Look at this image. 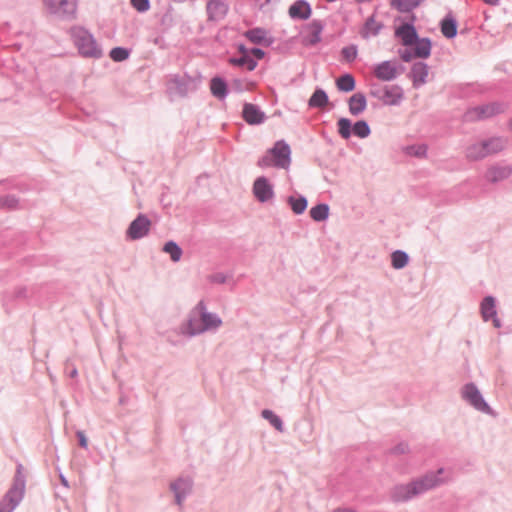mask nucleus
Returning <instances> with one entry per match:
<instances>
[{
	"instance_id": "nucleus-38",
	"label": "nucleus",
	"mask_w": 512,
	"mask_h": 512,
	"mask_svg": "<svg viewBox=\"0 0 512 512\" xmlns=\"http://www.w3.org/2000/svg\"><path fill=\"white\" fill-rule=\"evenodd\" d=\"M409 261L408 253L403 250H395L391 253V266L396 270L406 267Z\"/></svg>"
},
{
	"instance_id": "nucleus-34",
	"label": "nucleus",
	"mask_w": 512,
	"mask_h": 512,
	"mask_svg": "<svg viewBox=\"0 0 512 512\" xmlns=\"http://www.w3.org/2000/svg\"><path fill=\"white\" fill-rule=\"evenodd\" d=\"M426 0H391V6L400 13H412L414 9L420 6Z\"/></svg>"
},
{
	"instance_id": "nucleus-59",
	"label": "nucleus",
	"mask_w": 512,
	"mask_h": 512,
	"mask_svg": "<svg viewBox=\"0 0 512 512\" xmlns=\"http://www.w3.org/2000/svg\"><path fill=\"white\" fill-rule=\"evenodd\" d=\"M493 323V326L495 328H501L502 327V322L501 320L498 318V316H494L493 318L490 319Z\"/></svg>"
},
{
	"instance_id": "nucleus-41",
	"label": "nucleus",
	"mask_w": 512,
	"mask_h": 512,
	"mask_svg": "<svg viewBox=\"0 0 512 512\" xmlns=\"http://www.w3.org/2000/svg\"><path fill=\"white\" fill-rule=\"evenodd\" d=\"M428 146L424 143L422 144H411L407 145L403 148V152L411 157L415 158H425L427 156Z\"/></svg>"
},
{
	"instance_id": "nucleus-43",
	"label": "nucleus",
	"mask_w": 512,
	"mask_h": 512,
	"mask_svg": "<svg viewBox=\"0 0 512 512\" xmlns=\"http://www.w3.org/2000/svg\"><path fill=\"white\" fill-rule=\"evenodd\" d=\"M132 49L123 47V46H116L113 47L109 52V57L114 62H123L127 60L131 55Z\"/></svg>"
},
{
	"instance_id": "nucleus-20",
	"label": "nucleus",
	"mask_w": 512,
	"mask_h": 512,
	"mask_svg": "<svg viewBox=\"0 0 512 512\" xmlns=\"http://www.w3.org/2000/svg\"><path fill=\"white\" fill-rule=\"evenodd\" d=\"M404 98V91L399 85L384 86L382 104L386 106H397Z\"/></svg>"
},
{
	"instance_id": "nucleus-60",
	"label": "nucleus",
	"mask_w": 512,
	"mask_h": 512,
	"mask_svg": "<svg viewBox=\"0 0 512 512\" xmlns=\"http://www.w3.org/2000/svg\"><path fill=\"white\" fill-rule=\"evenodd\" d=\"M483 2L490 6H497L499 5L500 0H483Z\"/></svg>"
},
{
	"instance_id": "nucleus-15",
	"label": "nucleus",
	"mask_w": 512,
	"mask_h": 512,
	"mask_svg": "<svg viewBox=\"0 0 512 512\" xmlns=\"http://www.w3.org/2000/svg\"><path fill=\"white\" fill-rule=\"evenodd\" d=\"M229 11V5L224 0H209L206 5L207 18L209 21L218 22L223 20Z\"/></svg>"
},
{
	"instance_id": "nucleus-33",
	"label": "nucleus",
	"mask_w": 512,
	"mask_h": 512,
	"mask_svg": "<svg viewBox=\"0 0 512 512\" xmlns=\"http://www.w3.org/2000/svg\"><path fill=\"white\" fill-rule=\"evenodd\" d=\"M310 217L315 222H324L329 218L330 207L327 203L320 202L311 207Z\"/></svg>"
},
{
	"instance_id": "nucleus-14",
	"label": "nucleus",
	"mask_w": 512,
	"mask_h": 512,
	"mask_svg": "<svg viewBox=\"0 0 512 512\" xmlns=\"http://www.w3.org/2000/svg\"><path fill=\"white\" fill-rule=\"evenodd\" d=\"M48 8L51 13L58 14L65 19H73L76 15L77 4L72 0H49Z\"/></svg>"
},
{
	"instance_id": "nucleus-31",
	"label": "nucleus",
	"mask_w": 512,
	"mask_h": 512,
	"mask_svg": "<svg viewBox=\"0 0 512 512\" xmlns=\"http://www.w3.org/2000/svg\"><path fill=\"white\" fill-rule=\"evenodd\" d=\"M287 204L295 215H302L308 207V200L304 195L296 193L287 197Z\"/></svg>"
},
{
	"instance_id": "nucleus-7",
	"label": "nucleus",
	"mask_w": 512,
	"mask_h": 512,
	"mask_svg": "<svg viewBox=\"0 0 512 512\" xmlns=\"http://www.w3.org/2000/svg\"><path fill=\"white\" fill-rule=\"evenodd\" d=\"M507 105L503 102L494 101L487 104L471 107L464 113V121L479 122L490 119L504 113Z\"/></svg>"
},
{
	"instance_id": "nucleus-2",
	"label": "nucleus",
	"mask_w": 512,
	"mask_h": 512,
	"mask_svg": "<svg viewBox=\"0 0 512 512\" xmlns=\"http://www.w3.org/2000/svg\"><path fill=\"white\" fill-rule=\"evenodd\" d=\"M443 472L444 468H439L435 472H428L408 483L393 486L389 493L390 500L395 504L406 503L413 498L440 486L444 483L443 479L440 478V475Z\"/></svg>"
},
{
	"instance_id": "nucleus-54",
	"label": "nucleus",
	"mask_w": 512,
	"mask_h": 512,
	"mask_svg": "<svg viewBox=\"0 0 512 512\" xmlns=\"http://www.w3.org/2000/svg\"><path fill=\"white\" fill-rule=\"evenodd\" d=\"M210 281L217 284H224L227 281V276L222 272H217L210 276Z\"/></svg>"
},
{
	"instance_id": "nucleus-10",
	"label": "nucleus",
	"mask_w": 512,
	"mask_h": 512,
	"mask_svg": "<svg viewBox=\"0 0 512 512\" xmlns=\"http://www.w3.org/2000/svg\"><path fill=\"white\" fill-rule=\"evenodd\" d=\"M415 21V14H410L405 22L395 28V37L398 38L405 47H411L415 39H418L419 35L415 27Z\"/></svg>"
},
{
	"instance_id": "nucleus-29",
	"label": "nucleus",
	"mask_w": 512,
	"mask_h": 512,
	"mask_svg": "<svg viewBox=\"0 0 512 512\" xmlns=\"http://www.w3.org/2000/svg\"><path fill=\"white\" fill-rule=\"evenodd\" d=\"M415 54L417 58L428 59L431 56L432 40L429 37H419L414 42Z\"/></svg>"
},
{
	"instance_id": "nucleus-18",
	"label": "nucleus",
	"mask_w": 512,
	"mask_h": 512,
	"mask_svg": "<svg viewBox=\"0 0 512 512\" xmlns=\"http://www.w3.org/2000/svg\"><path fill=\"white\" fill-rule=\"evenodd\" d=\"M192 482L189 479L179 477L170 483V489L174 493L175 503L182 505L183 501L191 492Z\"/></svg>"
},
{
	"instance_id": "nucleus-17",
	"label": "nucleus",
	"mask_w": 512,
	"mask_h": 512,
	"mask_svg": "<svg viewBox=\"0 0 512 512\" xmlns=\"http://www.w3.org/2000/svg\"><path fill=\"white\" fill-rule=\"evenodd\" d=\"M324 23L319 19H313L307 24V29L310 33L305 35L302 39V43L305 47H314L321 41V34L324 30Z\"/></svg>"
},
{
	"instance_id": "nucleus-27",
	"label": "nucleus",
	"mask_w": 512,
	"mask_h": 512,
	"mask_svg": "<svg viewBox=\"0 0 512 512\" xmlns=\"http://www.w3.org/2000/svg\"><path fill=\"white\" fill-rule=\"evenodd\" d=\"M512 175V168L509 165L500 166L493 165L491 166L486 173L487 179L492 183H498L509 178Z\"/></svg>"
},
{
	"instance_id": "nucleus-63",
	"label": "nucleus",
	"mask_w": 512,
	"mask_h": 512,
	"mask_svg": "<svg viewBox=\"0 0 512 512\" xmlns=\"http://www.w3.org/2000/svg\"><path fill=\"white\" fill-rule=\"evenodd\" d=\"M127 403V397L126 396H121L119 398V404L120 405H125Z\"/></svg>"
},
{
	"instance_id": "nucleus-57",
	"label": "nucleus",
	"mask_w": 512,
	"mask_h": 512,
	"mask_svg": "<svg viewBox=\"0 0 512 512\" xmlns=\"http://www.w3.org/2000/svg\"><path fill=\"white\" fill-rule=\"evenodd\" d=\"M237 50L239 52L240 55H249L250 54V48H247L245 46V44L243 43H240L238 46H237Z\"/></svg>"
},
{
	"instance_id": "nucleus-52",
	"label": "nucleus",
	"mask_w": 512,
	"mask_h": 512,
	"mask_svg": "<svg viewBox=\"0 0 512 512\" xmlns=\"http://www.w3.org/2000/svg\"><path fill=\"white\" fill-rule=\"evenodd\" d=\"M76 437L78 440V445L83 449H87L88 448V438H87L86 434L84 433V431H82V430L76 431Z\"/></svg>"
},
{
	"instance_id": "nucleus-35",
	"label": "nucleus",
	"mask_w": 512,
	"mask_h": 512,
	"mask_svg": "<svg viewBox=\"0 0 512 512\" xmlns=\"http://www.w3.org/2000/svg\"><path fill=\"white\" fill-rule=\"evenodd\" d=\"M162 251L170 255V259L177 263L181 260L183 255V249L181 246L174 240H168L164 243L162 247Z\"/></svg>"
},
{
	"instance_id": "nucleus-30",
	"label": "nucleus",
	"mask_w": 512,
	"mask_h": 512,
	"mask_svg": "<svg viewBox=\"0 0 512 512\" xmlns=\"http://www.w3.org/2000/svg\"><path fill=\"white\" fill-rule=\"evenodd\" d=\"M328 103H329V96H328L327 92L319 86H317L314 89L312 95L308 99V107L311 109L323 108Z\"/></svg>"
},
{
	"instance_id": "nucleus-48",
	"label": "nucleus",
	"mask_w": 512,
	"mask_h": 512,
	"mask_svg": "<svg viewBox=\"0 0 512 512\" xmlns=\"http://www.w3.org/2000/svg\"><path fill=\"white\" fill-rule=\"evenodd\" d=\"M130 5L138 12V13H146L151 8L150 0H130Z\"/></svg>"
},
{
	"instance_id": "nucleus-13",
	"label": "nucleus",
	"mask_w": 512,
	"mask_h": 512,
	"mask_svg": "<svg viewBox=\"0 0 512 512\" xmlns=\"http://www.w3.org/2000/svg\"><path fill=\"white\" fill-rule=\"evenodd\" d=\"M242 119L251 126H258L263 124L267 116L259 105L254 103L245 102L241 112Z\"/></svg>"
},
{
	"instance_id": "nucleus-46",
	"label": "nucleus",
	"mask_w": 512,
	"mask_h": 512,
	"mask_svg": "<svg viewBox=\"0 0 512 512\" xmlns=\"http://www.w3.org/2000/svg\"><path fill=\"white\" fill-rule=\"evenodd\" d=\"M0 189L2 190H19L21 192L26 190V185L16 181L14 178H7L0 180Z\"/></svg>"
},
{
	"instance_id": "nucleus-6",
	"label": "nucleus",
	"mask_w": 512,
	"mask_h": 512,
	"mask_svg": "<svg viewBox=\"0 0 512 512\" xmlns=\"http://www.w3.org/2000/svg\"><path fill=\"white\" fill-rule=\"evenodd\" d=\"M336 127L337 133L344 140H348L352 136L365 139L371 135V128L364 119L352 122L350 118L340 117L336 122Z\"/></svg>"
},
{
	"instance_id": "nucleus-9",
	"label": "nucleus",
	"mask_w": 512,
	"mask_h": 512,
	"mask_svg": "<svg viewBox=\"0 0 512 512\" xmlns=\"http://www.w3.org/2000/svg\"><path fill=\"white\" fill-rule=\"evenodd\" d=\"M152 226L150 218L144 214L139 213L128 225L125 236L127 240L136 241L146 237Z\"/></svg>"
},
{
	"instance_id": "nucleus-16",
	"label": "nucleus",
	"mask_w": 512,
	"mask_h": 512,
	"mask_svg": "<svg viewBox=\"0 0 512 512\" xmlns=\"http://www.w3.org/2000/svg\"><path fill=\"white\" fill-rule=\"evenodd\" d=\"M428 74V64L422 61H417L412 64L408 77L412 80L413 87L419 88L427 82Z\"/></svg>"
},
{
	"instance_id": "nucleus-19",
	"label": "nucleus",
	"mask_w": 512,
	"mask_h": 512,
	"mask_svg": "<svg viewBox=\"0 0 512 512\" xmlns=\"http://www.w3.org/2000/svg\"><path fill=\"white\" fill-rule=\"evenodd\" d=\"M289 17L293 20H308L312 15V7L307 0H296L288 9Z\"/></svg>"
},
{
	"instance_id": "nucleus-24",
	"label": "nucleus",
	"mask_w": 512,
	"mask_h": 512,
	"mask_svg": "<svg viewBox=\"0 0 512 512\" xmlns=\"http://www.w3.org/2000/svg\"><path fill=\"white\" fill-rule=\"evenodd\" d=\"M348 110L352 116H359L367 108V98L363 92H356L348 99Z\"/></svg>"
},
{
	"instance_id": "nucleus-45",
	"label": "nucleus",
	"mask_w": 512,
	"mask_h": 512,
	"mask_svg": "<svg viewBox=\"0 0 512 512\" xmlns=\"http://www.w3.org/2000/svg\"><path fill=\"white\" fill-rule=\"evenodd\" d=\"M341 56L343 61L347 63H352L356 60L358 56V46L356 44H349L344 46L341 51Z\"/></svg>"
},
{
	"instance_id": "nucleus-8",
	"label": "nucleus",
	"mask_w": 512,
	"mask_h": 512,
	"mask_svg": "<svg viewBox=\"0 0 512 512\" xmlns=\"http://www.w3.org/2000/svg\"><path fill=\"white\" fill-rule=\"evenodd\" d=\"M461 397L475 410L487 415H495V411L487 403L482 393L474 382H468L461 388Z\"/></svg>"
},
{
	"instance_id": "nucleus-64",
	"label": "nucleus",
	"mask_w": 512,
	"mask_h": 512,
	"mask_svg": "<svg viewBox=\"0 0 512 512\" xmlns=\"http://www.w3.org/2000/svg\"><path fill=\"white\" fill-rule=\"evenodd\" d=\"M397 67H398V70H399V75L402 74L405 71V69H406L405 66L402 65V64L397 65Z\"/></svg>"
},
{
	"instance_id": "nucleus-56",
	"label": "nucleus",
	"mask_w": 512,
	"mask_h": 512,
	"mask_svg": "<svg viewBox=\"0 0 512 512\" xmlns=\"http://www.w3.org/2000/svg\"><path fill=\"white\" fill-rule=\"evenodd\" d=\"M369 95L382 101L383 88L381 89L379 87H372L369 91Z\"/></svg>"
},
{
	"instance_id": "nucleus-53",
	"label": "nucleus",
	"mask_w": 512,
	"mask_h": 512,
	"mask_svg": "<svg viewBox=\"0 0 512 512\" xmlns=\"http://www.w3.org/2000/svg\"><path fill=\"white\" fill-rule=\"evenodd\" d=\"M250 55H252V58H254L255 61L258 63L259 60L265 57L266 52L259 47H252L250 48Z\"/></svg>"
},
{
	"instance_id": "nucleus-42",
	"label": "nucleus",
	"mask_w": 512,
	"mask_h": 512,
	"mask_svg": "<svg viewBox=\"0 0 512 512\" xmlns=\"http://www.w3.org/2000/svg\"><path fill=\"white\" fill-rule=\"evenodd\" d=\"M172 82L175 85L177 93L181 97L187 96V94L189 92V87L191 85L190 77H188V76H183L182 77V76H179V75H175L174 78L172 79Z\"/></svg>"
},
{
	"instance_id": "nucleus-25",
	"label": "nucleus",
	"mask_w": 512,
	"mask_h": 512,
	"mask_svg": "<svg viewBox=\"0 0 512 512\" xmlns=\"http://www.w3.org/2000/svg\"><path fill=\"white\" fill-rule=\"evenodd\" d=\"M210 91L211 94L222 101L225 100L229 94V85L227 81L221 76H214L210 80Z\"/></svg>"
},
{
	"instance_id": "nucleus-37",
	"label": "nucleus",
	"mask_w": 512,
	"mask_h": 512,
	"mask_svg": "<svg viewBox=\"0 0 512 512\" xmlns=\"http://www.w3.org/2000/svg\"><path fill=\"white\" fill-rule=\"evenodd\" d=\"M466 157L470 161H479L487 157V151L482 146V142L471 144L466 149Z\"/></svg>"
},
{
	"instance_id": "nucleus-40",
	"label": "nucleus",
	"mask_w": 512,
	"mask_h": 512,
	"mask_svg": "<svg viewBox=\"0 0 512 512\" xmlns=\"http://www.w3.org/2000/svg\"><path fill=\"white\" fill-rule=\"evenodd\" d=\"M261 416L267 420L272 427H274L277 431L283 432L285 427L284 423L280 416H278L273 410L271 409H263L261 411Z\"/></svg>"
},
{
	"instance_id": "nucleus-32",
	"label": "nucleus",
	"mask_w": 512,
	"mask_h": 512,
	"mask_svg": "<svg viewBox=\"0 0 512 512\" xmlns=\"http://www.w3.org/2000/svg\"><path fill=\"white\" fill-rule=\"evenodd\" d=\"M335 83H336V87H337L338 91L343 92V93L352 92L356 88L355 77L349 72H346V73L342 74L341 76H339L336 79Z\"/></svg>"
},
{
	"instance_id": "nucleus-55",
	"label": "nucleus",
	"mask_w": 512,
	"mask_h": 512,
	"mask_svg": "<svg viewBox=\"0 0 512 512\" xmlns=\"http://www.w3.org/2000/svg\"><path fill=\"white\" fill-rule=\"evenodd\" d=\"M153 44L158 46L159 48L161 49H167L168 48V44L164 38V35H162L161 33L156 36L153 40H152Z\"/></svg>"
},
{
	"instance_id": "nucleus-5",
	"label": "nucleus",
	"mask_w": 512,
	"mask_h": 512,
	"mask_svg": "<svg viewBox=\"0 0 512 512\" xmlns=\"http://www.w3.org/2000/svg\"><path fill=\"white\" fill-rule=\"evenodd\" d=\"M291 164V148L283 139L277 140L263 156L257 161V166L264 169L275 167L278 169H287Z\"/></svg>"
},
{
	"instance_id": "nucleus-11",
	"label": "nucleus",
	"mask_w": 512,
	"mask_h": 512,
	"mask_svg": "<svg viewBox=\"0 0 512 512\" xmlns=\"http://www.w3.org/2000/svg\"><path fill=\"white\" fill-rule=\"evenodd\" d=\"M252 192L260 203H266L274 197V186L266 176H259L253 182Z\"/></svg>"
},
{
	"instance_id": "nucleus-1",
	"label": "nucleus",
	"mask_w": 512,
	"mask_h": 512,
	"mask_svg": "<svg viewBox=\"0 0 512 512\" xmlns=\"http://www.w3.org/2000/svg\"><path fill=\"white\" fill-rule=\"evenodd\" d=\"M223 324L221 317L207 310L204 300H200L189 313L187 320L179 326V333L185 337L193 338L208 331H215Z\"/></svg>"
},
{
	"instance_id": "nucleus-50",
	"label": "nucleus",
	"mask_w": 512,
	"mask_h": 512,
	"mask_svg": "<svg viewBox=\"0 0 512 512\" xmlns=\"http://www.w3.org/2000/svg\"><path fill=\"white\" fill-rule=\"evenodd\" d=\"M398 54L400 59L406 63L412 61L414 58H417L415 51L409 47H406V49H399Z\"/></svg>"
},
{
	"instance_id": "nucleus-12",
	"label": "nucleus",
	"mask_w": 512,
	"mask_h": 512,
	"mask_svg": "<svg viewBox=\"0 0 512 512\" xmlns=\"http://www.w3.org/2000/svg\"><path fill=\"white\" fill-rule=\"evenodd\" d=\"M372 73L378 80L383 82H391L399 76L397 64L391 60L375 64Z\"/></svg>"
},
{
	"instance_id": "nucleus-26",
	"label": "nucleus",
	"mask_w": 512,
	"mask_h": 512,
	"mask_svg": "<svg viewBox=\"0 0 512 512\" xmlns=\"http://www.w3.org/2000/svg\"><path fill=\"white\" fill-rule=\"evenodd\" d=\"M480 313L484 322L490 321L497 314V301L492 295L485 296L480 302Z\"/></svg>"
},
{
	"instance_id": "nucleus-61",
	"label": "nucleus",
	"mask_w": 512,
	"mask_h": 512,
	"mask_svg": "<svg viewBox=\"0 0 512 512\" xmlns=\"http://www.w3.org/2000/svg\"><path fill=\"white\" fill-rule=\"evenodd\" d=\"M60 481H61V484L65 487H69V483H68V480L64 477L63 474H60Z\"/></svg>"
},
{
	"instance_id": "nucleus-3",
	"label": "nucleus",
	"mask_w": 512,
	"mask_h": 512,
	"mask_svg": "<svg viewBox=\"0 0 512 512\" xmlns=\"http://www.w3.org/2000/svg\"><path fill=\"white\" fill-rule=\"evenodd\" d=\"M26 476L21 463L16 465L12 484L0 502V512H13L24 498Z\"/></svg>"
},
{
	"instance_id": "nucleus-22",
	"label": "nucleus",
	"mask_w": 512,
	"mask_h": 512,
	"mask_svg": "<svg viewBox=\"0 0 512 512\" xmlns=\"http://www.w3.org/2000/svg\"><path fill=\"white\" fill-rule=\"evenodd\" d=\"M245 37L253 44L269 47L273 44V38L267 37V31L261 27H254L245 33Z\"/></svg>"
},
{
	"instance_id": "nucleus-51",
	"label": "nucleus",
	"mask_w": 512,
	"mask_h": 512,
	"mask_svg": "<svg viewBox=\"0 0 512 512\" xmlns=\"http://www.w3.org/2000/svg\"><path fill=\"white\" fill-rule=\"evenodd\" d=\"M65 374L70 378H76L78 376V369L69 359L65 362Z\"/></svg>"
},
{
	"instance_id": "nucleus-44",
	"label": "nucleus",
	"mask_w": 512,
	"mask_h": 512,
	"mask_svg": "<svg viewBox=\"0 0 512 512\" xmlns=\"http://www.w3.org/2000/svg\"><path fill=\"white\" fill-rule=\"evenodd\" d=\"M27 287L25 286H19L15 288L14 292L12 294L6 293L3 297V306L8 310V302L13 299H26L27 298Z\"/></svg>"
},
{
	"instance_id": "nucleus-47",
	"label": "nucleus",
	"mask_w": 512,
	"mask_h": 512,
	"mask_svg": "<svg viewBox=\"0 0 512 512\" xmlns=\"http://www.w3.org/2000/svg\"><path fill=\"white\" fill-rule=\"evenodd\" d=\"M19 206V199L12 194L2 196V209L15 210Z\"/></svg>"
},
{
	"instance_id": "nucleus-23",
	"label": "nucleus",
	"mask_w": 512,
	"mask_h": 512,
	"mask_svg": "<svg viewBox=\"0 0 512 512\" xmlns=\"http://www.w3.org/2000/svg\"><path fill=\"white\" fill-rule=\"evenodd\" d=\"M482 146L487 151V157L490 155L498 154L502 152L508 143L507 138L502 136H492L486 139H483Z\"/></svg>"
},
{
	"instance_id": "nucleus-58",
	"label": "nucleus",
	"mask_w": 512,
	"mask_h": 512,
	"mask_svg": "<svg viewBox=\"0 0 512 512\" xmlns=\"http://www.w3.org/2000/svg\"><path fill=\"white\" fill-rule=\"evenodd\" d=\"M233 88L238 92L243 91L242 81L240 79H235L233 81Z\"/></svg>"
},
{
	"instance_id": "nucleus-4",
	"label": "nucleus",
	"mask_w": 512,
	"mask_h": 512,
	"mask_svg": "<svg viewBox=\"0 0 512 512\" xmlns=\"http://www.w3.org/2000/svg\"><path fill=\"white\" fill-rule=\"evenodd\" d=\"M70 37L78 53L84 58L99 59L103 56L101 47L93 34L82 26H73L69 30Z\"/></svg>"
},
{
	"instance_id": "nucleus-62",
	"label": "nucleus",
	"mask_w": 512,
	"mask_h": 512,
	"mask_svg": "<svg viewBox=\"0 0 512 512\" xmlns=\"http://www.w3.org/2000/svg\"><path fill=\"white\" fill-rule=\"evenodd\" d=\"M333 512H356V511L353 509H349V508H336Z\"/></svg>"
},
{
	"instance_id": "nucleus-39",
	"label": "nucleus",
	"mask_w": 512,
	"mask_h": 512,
	"mask_svg": "<svg viewBox=\"0 0 512 512\" xmlns=\"http://www.w3.org/2000/svg\"><path fill=\"white\" fill-rule=\"evenodd\" d=\"M173 8L170 6L165 13L161 16L159 21V32L162 35L169 33V31L174 27L175 20L172 14Z\"/></svg>"
},
{
	"instance_id": "nucleus-49",
	"label": "nucleus",
	"mask_w": 512,
	"mask_h": 512,
	"mask_svg": "<svg viewBox=\"0 0 512 512\" xmlns=\"http://www.w3.org/2000/svg\"><path fill=\"white\" fill-rule=\"evenodd\" d=\"M410 452V448H409V445L407 442H400L398 443L397 445L391 447L389 450H388V453L390 455H403V454H407Z\"/></svg>"
},
{
	"instance_id": "nucleus-28",
	"label": "nucleus",
	"mask_w": 512,
	"mask_h": 512,
	"mask_svg": "<svg viewBox=\"0 0 512 512\" xmlns=\"http://www.w3.org/2000/svg\"><path fill=\"white\" fill-rule=\"evenodd\" d=\"M383 28L384 24L382 22H377L375 20V15L373 14L365 20L360 34L362 38L368 39L372 36H377Z\"/></svg>"
},
{
	"instance_id": "nucleus-21",
	"label": "nucleus",
	"mask_w": 512,
	"mask_h": 512,
	"mask_svg": "<svg viewBox=\"0 0 512 512\" xmlns=\"http://www.w3.org/2000/svg\"><path fill=\"white\" fill-rule=\"evenodd\" d=\"M439 28L442 35L447 39H454L458 34V21L449 11L440 21Z\"/></svg>"
},
{
	"instance_id": "nucleus-36",
	"label": "nucleus",
	"mask_w": 512,
	"mask_h": 512,
	"mask_svg": "<svg viewBox=\"0 0 512 512\" xmlns=\"http://www.w3.org/2000/svg\"><path fill=\"white\" fill-rule=\"evenodd\" d=\"M229 64L236 67H244L248 71H253L257 67V62L252 55H240L239 57H231L228 60Z\"/></svg>"
}]
</instances>
